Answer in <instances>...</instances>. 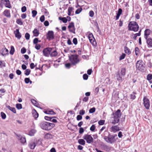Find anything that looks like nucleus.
<instances>
[{"label":"nucleus","mask_w":152,"mask_h":152,"mask_svg":"<svg viewBox=\"0 0 152 152\" xmlns=\"http://www.w3.org/2000/svg\"><path fill=\"white\" fill-rule=\"evenodd\" d=\"M1 117L3 119H4L6 118V115L3 112H1Z\"/></svg>","instance_id":"79ce46f5"},{"label":"nucleus","mask_w":152,"mask_h":152,"mask_svg":"<svg viewBox=\"0 0 152 152\" xmlns=\"http://www.w3.org/2000/svg\"><path fill=\"white\" fill-rule=\"evenodd\" d=\"M36 146V142H30L28 145L29 148L32 149H34Z\"/></svg>","instance_id":"4be33fe9"},{"label":"nucleus","mask_w":152,"mask_h":152,"mask_svg":"<svg viewBox=\"0 0 152 152\" xmlns=\"http://www.w3.org/2000/svg\"><path fill=\"white\" fill-rule=\"evenodd\" d=\"M45 113L50 115H54L55 114V113L52 110H48L44 112Z\"/></svg>","instance_id":"b1692460"},{"label":"nucleus","mask_w":152,"mask_h":152,"mask_svg":"<svg viewBox=\"0 0 152 152\" xmlns=\"http://www.w3.org/2000/svg\"><path fill=\"white\" fill-rule=\"evenodd\" d=\"M111 129L114 132L119 130V128L117 126H113L111 128Z\"/></svg>","instance_id":"a211bd4d"},{"label":"nucleus","mask_w":152,"mask_h":152,"mask_svg":"<svg viewBox=\"0 0 152 152\" xmlns=\"http://www.w3.org/2000/svg\"><path fill=\"white\" fill-rule=\"evenodd\" d=\"M104 120H100L98 121V124L100 125H103L104 123Z\"/></svg>","instance_id":"de8ad7c7"},{"label":"nucleus","mask_w":152,"mask_h":152,"mask_svg":"<svg viewBox=\"0 0 152 152\" xmlns=\"http://www.w3.org/2000/svg\"><path fill=\"white\" fill-rule=\"evenodd\" d=\"M21 53L24 54L26 52V49L24 48H22L21 50Z\"/></svg>","instance_id":"338daca9"},{"label":"nucleus","mask_w":152,"mask_h":152,"mask_svg":"<svg viewBox=\"0 0 152 152\" xmlns=\"http://www.w3.org/2000/svg\"><path fill=\"white\" fill-rule=\"evenodd\" d=\"M45 17L44 15H42L40 18V21L42 22L44 21L45 20Z\"/></svg>","instance_id":"5fc2aeb1"},{"label":"nucleus","mask_w":152,"mask_h":152,"mask_svg":"<svg viewBox=\"0 0 152 152\" xmlns=\"http://www.w3.org/2000/svg\"><path fill=\"white\" fill-rule=\"evenodd\" d=\"M126 56V55L124 53H123L119 57V60H121L124 59Z\"/></svg>","instance_id":"49530a36"},{"label":"nucleus","mask_w":152,"mask_h":152,"mask_svg":"<svg viewBox=\"0 0 152 152\" xmlns=\"http://www.w3.org/2000/svg\"><path fill=\"white\" fill-rule=\"evenodd\" d=\"M124 51L126 53H127L128 54H129L131 53V52L129 49L127 47H124Z\"/></svg>","instance_id":"7c9ffc66"},{"label":"nucleus","mask_w":152,"mask_h":152,"mask_svg":"<svg viewBox=\"0 0 152 152\" xmlns=\"http://www.w3.org/2000/svg\"><path fill=\"white\" fill-rule=\"evenodd\" d=\"M143 103L144 106L147 109H149L150 106V102L149 99L146 97L143 98Z\"/></svg>","instance_id":"6e6552de"},{"label":"nucleus","mask_w":152,"mask_h":152,"mask_svg":"<svg viewBox=\"0 0 152 152\" xmlns=\"http://www.w3.org/2000/svg\"><path fill=\"white\" fill-rule=\"evenodd\" d=\"M82 10V9L81 8L78 9L75 11V13L76 14H78L81 12Z\"/></svg>","instance_id":"3c124183"},{"label":"nucleus","mask_w":152,"mask_h":152,"mask_svg":"<svg viewBox=\"0 0 152 152\" xmlns=\"http://www.w3.org/2000/svg\"><path fill=\"white\" fill-rule=\"evenodd\" d=\"M85 113V111L84 110H80L79 111V114L80 115H83Z\"/></svg>","instance_id":"69168bd1"},{"label":"nucleus","mask_w":152,"mask_h":152,"mask_svg":"<svg viewBox=\"0 0 152 152\" xmlns=\"http://www.w3.org/2000/svg\"><path fill=\"white\" fill-rule=\"evenodd\" d=\"M95 129V126L94 125H92L91 127L90 130L91 131H94Z\"/></svg>","instance_id":"052dcab7"},{"label":"nucleus","mask_w":152,"mask_h":152,"mask_svg":"<svg viewBox=\"0 0 152 152\" xmlns=\"http://www.w3.org/2000/svg\"><path fill=\"white\" fill-rule=\"evenodd\" d=\"M52 50V49L51 48H47L44 49L43 50L44 55L45 56H48Z\"/></svg>","instance_id":"9b49d317"},{"label":"nucleus","mask_w":152,"mask_h":152,"mask_svg":"<svg viewBox=\"0 0 152 152\" xmlns=\"http://www.w3.org/2000/svg\"><path fill=\"white\" fill-rule=\"evenodd\" d=\"M126 69L124 68H122L121 71V74L123 76H124L125 75Z\"/></svg>","instance_id":"f704fd0d"},{"label":"nucleus","mask_w":152,"mask_h":152,"mask_svg":"<svg viewBox=\"0 0 152 152\" xmlns=\"http://www.w3.org/2000/svg\"><path fill=\"white\" fill-rule=\"evenodd\" d=\"M71 64L69 63H66L65 64V66L66 68L69 69L70 67Z\"/></svg>","instance_id":"4d7b16f0"},{"label":"nucleus","mask_w":152,"mask_h":152,"mask_svg":"<svg viewBox=\"0 0 152 152\" xmlns=\"http://www.w3.org/2000/svg\"><path fill=\"white\" fill-rule=\"evenodd\" d=\"M89 16L91 17H93L94 13L93 11L91 10L89 12Z\"/></svg>","instance_id":"603ef678"},{"label":"nucleus","mask_w":152,"mask_h":152,"mask_svg":"<svg viewBox=\"0 0 152 152\" xmlns=\"http://www.w3.org/2000/svg\"><path fill=\"white\" fill-rule=\"evenodd\" d=\"M33 33L35 37H37L39 34V30L37 29H35L33 31Z\"/></svg>","instance_id":"393cba45"},{"label":"nucleus","mask_w":152,"mask_h":152,"mask_svg":"<svg viewBox=\"0 0 152 152\" xmlns=\"http://www.w3.org/2000/svg\"><path fill=\"white\" fill-rule=\"evenodd\" d=\"M36 132V131L34 129H32L30 130L29 132V134L31 136H32L34 135L35 133Z\"/></svg>","instance_id":"c85d7f7f"},{"label":"nucleus","mask_w":152,"mask_h":152,"mask_svg":"<svg viewBox=\"0 0 152 152\" xmlns=\"http://www.w3.org/2000/svg\"><path fill=\"white\" fill-rule=\"evenodd\" d=\"M32 115L33 117L35 118H37L38 117V114L36 110H34L32 112Z\"/></svg>","instance_id":"5701e85b"},{"label":"nucleus","mask_w":152,"mask_h":152,"mask_svg":"<svg viewBox=\"0 0 152 152\" xmlns=\"http://www.w3.org/2000/svg\"><path fill=\"white\" fill-rule=\"evenodd\" d=\"M152 79V75L151 74H149L147 75V79L150 81Z\"/></svg>","instance_id":"ea45409f"},{"label":"nucleus","mask_w":152,"mask_h":152,"mask_svg":"<svg viewBox=\"0 0 152 152\" xmlns=\"http://www.w3.org/2000/svg\"><path fill=\"white\" fill-rule=\"evenodd\" d=\"M151 32V31L149 29H146L144 31V38L147 39L148 36L149 35Z\"/></svg>","instance_id":"dca6fc26"},{"label":"nucleus","mask_w":152,"mask_h":152,"mask_svg":"<svg viewBox=\"0 0 152 152\" xmlns=\"http://www.w3.org/2000/svg\"><path fill=\"white\" fill-rule=\"evenodd\" d=\"M3 14L7 18H10L11 17L10 11L9 10L6 9L3 12Z\"/></svg>","instance_id":"4468645a"},{"label":"nucleus","mask_w":152,"mask_h":152,"mask_svg":"<svg viewBox=\"0 0 152 152\" xmlns=\"http://www.w3.org/2000/svg\"><path fill=\"white\" fill-rule=\"evenodd\" d=\"M78 142L79 144L82 145H84L86 143L84 139H79L78 140Z\"/></svg>","instance_id":"bb28decb"},{"label":"nucleus","mask_w":152,"mask_h":152,"mask_svg":"<svg viewBox=\"0 0 152 152\" xmlns=\"http://www.w3.org/2000/svg\"><path fill=\"white\" fill-rule=\"evenodd\" d=\"M58 55V53L56 50L52 51L50 53V56L52 57H55Z\"/></svg>","instance_id":"c756f323"},{"label":"nucleus","mask_w":152,"mask_h":152,"mask_svg":"<svg viewBox=\"0 0 152 152\" xmlns=\"http://www.w3.org/2000/svg\"><path fill=\"white\" fill-rule=\"evenodd\" d=\"M17 23L20 25H22L23 24L21 19H18L16 21Z\"/></svg>","instance_id":"c03bdc74"},{"label":"nucleus","mask_w":152,"mask_h":152,"mask_svg":"<svg viewBox=\"0 0 152 152\" xmlns=\"http://www.w3.org/2000/svg\"><path fill=\"white\" fill-rule=\"evenodd\" d=\"M21 11L23 12H25L26 10V6H24L21 8Z\"/></svg>","instance_id":"13d9d810"},{"label":"nucleus","mask_w":152,"mask_h":152,"mask_svg":"<svg viewBox=\"0 0 152 152\" xmlns=\"http://www.w3.org/2000/svg\"><path fill=\"white\" fill-rule=\"evenodd\" d=\"M104 139L107 142L110 144H113L115 141V137L113 135H109L107 136H105Z\"/></svg>","instance_id":"39448f33"},{"label":"nucleus","mask_w":152,"mask_h":152,"mask_svg":"<svg viewBox=\"0 0 152 152\" xmlns=\"http://www.w3.org/2000/svg\"><path fill=\"white\" fill-rule=\"evenodd\" d=\"M45 137L46 138H50L52 137V135L49 134H47L45 135Z\"/></svg>","instance_id":"680f3d73"},{"label":"nucleus","mask_w":152,"mask_h":152,"mask_svg":"<svg viewBox=\"0 0 152 152\" xmlns=\"http://www.w3.org/2000/svg\"><path fill=\"white\" fill-rule=\"evenodd\" d=\"M32 16L33 17H34L37 14V12L36 10H34L32 11Z\"/></svg>","instance_id":"58836bf2"},{"label":"nucleus","mask_w":152,"mask_h":152,"mask_svg":"<svg viewBox=\"0 0 152 152\" xmlns=\"http://www.w3.org/2000/svg\"><path fill=\"white\" fill-rule=\"evenodd\" d=\"M145 64L141 60L138 61L136 63V68L141 71H142L145 68Z\"/></svg>","instance_id":"20e7f679"},{"label":"nucleus","mask_w":152,"mask_h":152,"mask_svg":"<svg viewBox=\"0 0 152 152\" xmlns=\"http://www.w3.org/2000/svg\"><path fill=\"white\" fill-rule=\"evenodd\" d=\"M14 34H15V37L18 39H20L21 37V35L19 31V29H16L15 31H14Z\"/></svg>","instance_id":"2eb2a0df"},{"label":"nucleus","mask_w":152,"mask_h":152,"mask_svg":"<svg viewBox=\"0 0 152 152\" xmlns=\"http://www.w3.org/2000/svg\"><path fill=\"white\" fill-rule=\"evenodd\" d=\"M11 49L10 51V54L12 55L14 54L15 51V49L14 47L13 46H11Z\"/></svg>","instance_id":"e433bc0d"},{"label":"nucleus","mask_w":152,"mask_h":152,"mask_svg":"<svg viewBox=\"0 0 152 152\" xmlns=\"http://www.w3.org/2000/svg\"><path fill=\"white\" fill-rule=\"evenodd\" d=\"M117 79L118 81H121L122 80V77L120 76V75L119 72H118L116 75V76Z\"/></svg>","instance_id":"2f4dec72"},{"label":"nucleus","mask_w":152,"mask_h":152,"mask_svg":"<svg viewBox=\"0 0 152 152\" xmlns=\"http://www.w3.org/2000/svg\"><path fill=\"white\" fill-rule=\"evenodd\" d=\"M73 43L75 44V45H76L77 43V40L76 38H74L73 40Z\"/></svg>","instance_id":"6e6d98bb"},{"label":"nucleus","mask_w":152,"mask_h":152,"mask_svg":"<svg viewBox=\"0 0 152 152\" xmlns=\"http://www.w3.org/2000/svg\"><path fill=\"white\" fill-rule=\"evenodd\" d=\"M45 119L47 120L50 121V120H51V119H52V118L48 116H45Z\"/></svg>","instance_id":"864d4df0"},{"label":"nucleus","mask_w":152,"mask_h":152,"mask_svg":"<svg viewBox=\"0 0 152 152\" xmlns=\"http://www.w3.org/2000/svg\"><path fill=\"white\" fill-rule=\"evenodd\" d=\"M120 113V110H118L114 114V115L120 118L121 117V114Z\"/></svg>","instance_id":"a878e982"},{"label":"nucleus","mask_w":152,"mask_h":152,"mask_svg":"<svg viewBox=\"0 0 152 152\" xmlns=\"http://www.w3.org/2000/svg\"><path fill=\"white\" fill-rule=\"evenodd\" d=\"M136 94V93L134 92L132 93V94H131L130 95V97L132 99H134L136 98V96L135 95V94Z\"/></svg>","instance_id":"c9c22d12"},{"label":"nucleus","mask_w":152,"mask_h":152,"mask_svg":"<svg viewBox=\"0 0 152 152\" xmlns=\"http://www.w3.org/2000/svg\"><path fill=\"white\" fill-rule=\"evenodd\" d=\"M95 110L96 109L95 107H93L92 108H91V109H90L89 110V113H94L95 112Z\"/></svg>","instance_id":"a18cd8bd"},{"label":"nucleus","mask_w":152,"mask_h":152,"mask_svg":"<svg viewBox=\"0 0 152 152\" xmlns=\"http://www.w3.org/2000/svg\"><path fill=\"white\" fill-rule=\"evenodd\" d=\"M68 28L69 29V31L74 34L75 33V28L74 26V23L73 22H71L70 23L68 26Z\"/></svg>","instance_id":"9d476101"},{"label":"nucleus","mask_w":152,"mask_h":152,"mask_svg":"<svg viewBox=\"0 0 152 152\" xmlns=\"http://www.w3.org/2000/svg\"><path fill=\"white\" fill-rule=\"evenodd\" d=\"M83 138L86 140L87 143H90L92 142L93 139L91 135L88 134H86L84 135L83 137Z\"/></svg>","instance_id":"423d86ee"},{"label":"nucleus","mask_w":152,"mask_h":152,"mask_svg":"<svg viewBox=\"0 0 152 152\" xmlns=\"http://www.w3.org/2000/svg\"><path fill=\"white\" fill-rule=\"evenodd\" d=\"M135 52L136 55L138 56L140 53V50L138 48H135Z\"/></svg>","instance_id":"473e14b6"},{"label":"nucleus","mask_w":152,"mask_h":152,"mask_svg":"<svg viewBox=\"0 0 152 152\" xmlns=\"http://www.w3.org/2000/svg\"><path fill=\"white\" fill-rule=\"evenodd\" d=\"M82 116L79 115H78L77 117V121H79L82 119Z\"/></svg>","instance_id":"774afa93"},{"label":"nucleus","mask_w":152,"mask_h":152,"mask_svg":"<svg viewBox=\"0 0 152 152\" xmlns=\"http://www.w3.org/2000/svg\"><path fill=\"white\" fill-rule=\"evenodd\" d=\"M16 107L18 110H20L22 108V105L21 104L18 103L16 104Z\"/></svg>","instance_id":"72a5a7b5"},{"label":"nucleus","mask_w":152,"mask_h":152,"mask_svg":"<svg viewBox=\"0 0 152 152\" xmlns=\"http://www.w3.org/2000/svg\"><path fill=\"white\" fill-rule=\"evenodd\" d=\"M119 119L120 118L114 115L111 118V123L113 124H115L119 121Z\"/></svg>","instance_id":"ddd939ff"},{"label":"nucleus","mask_w":152,"mask_h":152,"mask_svg":"<svg viewBox=\"0 0 152 152\" xmlns=\"http://www.w3.org/2000/svg\"><path fill=\"white\" fill-rule=\"evenodd\" d=\"M2 2L4 5L6 7L10 9L12 6L9 0H2Z\"/></svg>","instance_id":"f8f14e48"},{"label":"nucleus","mask_w":152,"mask_h":152,"mask_svg":"<svg viewBox=\"0 0 152 152\" xmlns=\"http://www.w3.org/2000/svg\"><path fill=\"white\" fill-rule=\"evenodd\" d=\"M59 19L61 20H62L63 22L64 23H66L67 22V20L66 18L64 17L63 18H61V17H59Z\"/></svg>","instance_id":"4c0bfd02"},{"label":"nucleus","mask_w":152,"mask_h":152,"mask_svg":"<svg viewBox=\"0 0 152 152\" xmlns=\"http://www.w3.org/2000/svg\"><path fill=\"white\" fill-rule=\"evenodd\" d=\"M74 8L72 7H69L68 8V14L69 16L72 15L73 13V10Z\"/></svg>","instance_id":"f3484780"},{"label":"nucleus","mask_w":152,"mask_h":152,"mask_svg":"<svg viewBox=\"0 0 152 152\" xmlns=\"http://www.w3.org/2000/svg\"><path fill=\"white\" fill-rule=\"evenodd\" d=\"M69 60L72 65H75L78 63L80 60L78 58L77 55H72L69 57Z\"/></svg>","instance_id":"7ed1b4c3"},{"label":"nucleus","mask_w":152,"mask_h":152,"mask_svg":"<svg viewBox=\"0 0 152 152\" xmlns=\"http://www.w3.org/2000/svg\"><path fill=\"white\" fill-rule=\"evenodd\" d=\"M40 42V40L39 41L38 39L37 38H35L33 40V43L34 44H36L38 42Z\"/></svg>","instance_id":"09e8293b"},{"label":"nucleus","mask_w":152,"mask_h":152,"mask_svg":"<svg viewBox=\"0 0 152 152\" xmlns=\"http://www.w3.org/2000/svg\"><path fill=\"white\" fill-rule=\"evenodd\" d=\"M128 29L129 30L134 31H137L139 29V26L136 22H130L128 25Z\"/></svg>","instance_id":"f03ea898"},{"label":"nucleus","mask_w":152,"mask_h":152,"mask_svg":"<svg viewBox=\"0 0 152 152\" xmlns=\"http://www.w3.org/2000/svg\"><path fill=\"white\" fill-rule=\"evenodd\" d=\"M47 38L49 40H51L54 38V32L52 31H49L46 35Z\"/></svg>","instance_id":"1a4fd4ad"},{"label":"nucleus","mask_w":152,"mask_h":152,"mask_svg":"<svg viewBox=\"0 0 152 152\" xmlns=\"http://www.w3.org/2000/svg\"><path fill=\"white\" fill-rule=\"evenodd\" d=\"M40 126L42 129L49 130L53 127L55 126V124L47 122H42L40 123Z\"/></svg>","instance_id":"f257e3e1"},{"label":"nucleus","mask_w":152,"mask_h":152,"mask_svg":"<svg viewBox=\"0 0 152 152\" xmlns=\"http://www.w3.org/2000/svg\"><path fill=\"white\" fill-rule=\"evenodd\" d=\"M83 77L84 80H86L88 78V76L86 74H85L83 75Z\"/></svg>","instance_id":"e2e57ef3"},{"label":"nucleus","mask_w":152,"mask_h":152,"mask_svg":"<svg viewBox=\"0 0 152 152\" xmlns=\"http://www.w3.org/2000/svg\"><path fill=\"white\" fill-rule=\"evenodd\" d=\"M18 139L20 140V142L23 143L26 142V140L25 137L21 136L20 135L18 136Z\"/></svg>","instance_id":"aec40b11"},{"label":"nucleus","mask_w":152,"mask_h":152,"mask_svg":"<svg viewBox=\"0 0 152 152\" xmlns=\"http://www.w3.org/2000/svg\"><path fill=\"white\" fill-rule=\"evenodd\" d=\"M88 38L90 42L93 46H96V41L92 33H90L89 34Z\"/></svg>","instance_id":"0eeeda50"},{"label":"nucleus","mask_w":152,"mask_h":152,"mask_svg":"<svg viewBox=\"0 0 152 152\" xmlns=\"http://www.w3.org/2000/svg\"><path fill=\"white\" fill-rule=\"evenodd\" d=\"M31 71L29 69H26L25 71V74L26 75H29Z\"/></svg>","instance_id":"a19ab883"},{"label":"nucleus","mask_w":152,"mask_h":152,"mask_svg":"<svg viewBox=\"0 0 152 152\" xmlns=\"http://www.w3.org/2000/svg\"><path fill=\"white\" fill-rule=\"evenodd\" d=\"M1 54L3 56H5L8 54V50L6 48H2L1 51Z\"/></svg>","instance_id":"6ab92c4d"},{"label":"nucleus","mask_w":152,"mask_h":152,"mask_svg":"<svg viewBox=\"0 0 152 152\" xmlns=\"http://www.w3.org/2000/svg\"><path fill=\"white\" fill-rule=\"evenodd\" d=\"M84 131L83 129V128H80L79 130V133L80 134H82Z\"/></svg>","instance_id":"0e129e2a"},{"label":"nucleus","mask_w":152,"mask_h":152,"mask_svg":"<svg viewBox=\"0 0 152 152\" xmlns=\"http://www.w3.org/2000/svg\"><path fill=\"white\" fill-rule=\"evenodd\" d=\"M41 141L40 140H37V142L36 143V145H40L41 143Z\"/></svg>","instance_id":"bf43d9fd"},{"label":"nucleus","mask_w":152,"mask_h":152,"mask_svg":"<svg viewBox=\"0 0 152 152\" xmlns=\"http://www.w3.org/2000/svg\"><path fill=\"white\" fill-rule=\"evenodd\" d=\"M31 101L32 103L33 104H34L35 106L38 107L37 106L38 104H37V101L36 100H34V99H32L31 100Z\"/></svg>","instance_id":"37998d69"},{"label":"nucleus","mask_w":152,"mask_h":152,"mask_svg":"<svg viewBox=\"0 0 152 152\" xmlns=\"http://www.w3.org/2000/svg\"><path fill=\"white\" fill-rule=\"evenodd\" d=\"M148 45L151 47H152V39L151 38H147L145 39Z\"/></svg>","instance_id":"412c9836"},{"label":"nucleus","mask_w":152,"mask_h":152,"mask_svg":"<svg viewBox=\"0 0 152 152\" xmlns=\"http://www.w3.org/2000/svg\"><path fill=\"white\" fill-rule=\"evenodd\" d=\"M7 108H8L12 112L14 113H16V111L14 107H11L10 106H7Z\"/></svg>","instance_id":"cd10ccee"},{"label":"nucleus","mask_w":152,"mask_h":152,"mask_svg":"<svg viewBox=\"0 0 152 152\" xmlns=\"http://www.w3.org/2000/svg\"><path fill=\"white\" fill-rule=\"evenodd\" d=\"M30 35L28 33H26L25 35V37L27 40H28L29 39Z\"/></svg>","instance_id":"8fccbe9b"}]
</instances>
